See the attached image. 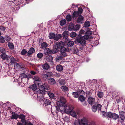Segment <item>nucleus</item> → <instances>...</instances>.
Segmentation results:
<instances>
[{
  "mask_svg": "<svg viewBox=\"0 0 125 125\" xmlns=\"http://www.w3.org/2000/svg\"><path fill=\"white\" fill-rule=\"evenodd\" d=\"M84 26L85 27H89L90 26V22L89 21H87L85 22Z\"/></svg>",
  "mask_w": 125,
  "mask_h": 125,
  "instance_id": "53",
  "label": "nucleus"
},
{
  "mask_svg": "<svg viewBox=\"0 0 125 125\" xmlns=\"http://www.w3.org/2000/svg\"><path fill=\"white\" fill-rule=\"evenodd\" d=\"M0 29L2 31H4L5 30V28L4 27L1 26L0 27Z\"/></svg>",
  "mask_w": 125,
  "mask_h": 125,
  "instance_id": "62",
  "label": "nucleus"
},
{
  "mask_svg": "<svg viewBox=\"0 0 125 125\" xmlns=\"http://www.w3.org/2000/svg\"><path fill=\"white\" fill-rule=\"evenodd\" d=\"M57 45L58 48H59L60 50V52L63 53V57L66 56L67 55L66 52L67 50L66 48L64 47L65 45L64 42L62 41H60L59 42H56L55 43Z\"/></svg>",
  "mask_w": 125,
  "mask_h": 125,
  "instance_id": "1",
  "label": "nucleus"
},
{
  "mask_svg": "<svg viewBox=\"0 0 125 125\" xmlns=\"http://www.w3.org/2000/svg\"><path fill=\"white\" fill-rule=\"evenodd\" d=\"M8 46L10 49H14V45L13 43L9 42L8 43Z\"/></svg>",
  "mask_w": 125,
  "mask_h": 125,
  "instance_id": "41",
  "label": "nucleus"
},
{
  "mask_svg": "<svg viewBox=\"0 0 125 125\" xmlns=\"http://www.w3.org/2000/svg\"><path fill=\"white\" fill-rule=\"evenodd\" d=\"M37 85L36 84L34 83L31 85V86L30 87V88L33 90L35 91L37 89Z\"/></svg>",
  "mask_w": 125,
  "mask_h": 125,
  "instance_id": "34",
  "label": "nucleus"
},
{
  "mask_svg": "<svg viewBox=\"0 0 125 125\" xmlns=\"http://www.w3.org/2000/svg\"><path fill=\"white\" fill-rule=\"evenodd\" d=\"M74 44V42H73V41H69L68 42L67 45L68 46V49L69 51L70 50V49L69 47H72Z\"/></svg>",
  "mask_w": 125,
  "mask_h": 125,
  "instance_id": "18",
  "label": "nucleus"
},
{
  "mask_svg": "<svg viewBox=\"0 0 125 125\" xmlns=\"http://www.w3.org/2000/svg\"><path fill=\"white\" fill-rule=\"evenodd\" d=\"M66 19L68 21H71L72 19L71 15L70 14L67 15L66 16Z\"/></svg>",
  "mask_w": 125,
  "mask_h": 125,
  "instance_id": "48",
  "label": "nucleus"
},
{
  "mask_svg": "<svg viewBox=\"0 0 125 125\" xmlns=\"http://www.w3.org/2000/svg\"><path fill=\"white\" fill-rule=\"evenodd\" d=\"M52 53V50H51L49 48H46L44 51V54L46 55L49 54H53Z\"/></svg>",
  "mask_w": 125,
  "mask_h": 125,
  "instance_id": "13",
  "label": "nucleus"
},
{
  "mask_svg": "<svg viewBox=\"0 0 125 125\" xmlns=\"http://www.w3.org/2000/svg\"><path fill=\"white\" fill-rule=\"evenodd\" d=\"M49 96L50 97L52 98H53L54 97V94L50 92H49L48 93V94Z\"/></svg>",
  "mask_w": 125,
  "mask_h": 125,
  "instance_id": "56",
  "label": "nucleus"
},
{
  "mask_svg": "<svg viewBox=\"0 0 125 125\" xmlns=\"http://www.w3.org/2000/svg\"><path fill=\"white\" fill-rule=\"evenodd\" d=\"M74 24L72 23H70L68 28V30L71 31L73 29L74 30Z\"/></svg>",
  "mask_w": 125,
  "mask_h": 125,
  "instance_id": "25",
  "label": "nucleus"
},
{
  "mask_svg": "<svg viewBox=\"0 0 125 125\" xmlns=\"http://www.w3.org/2000/svg\"><path fill=\"white\" fill-rule=\"evenodd\" d=\"M30 73L32 75H35L37 74V73L34 71H31L30 72Z\"/></svg>",
  "mask_w": 125,
  "mask_h": 125,
  "instance_id": "61",
  "label": "nucleus"
},
{
  "mask_svg": "<svg viewBox=\"0 0 125 125\" xmlns=\"http://www.w3.org/2000/svg\"><path fill=\"white\" fill-rule=\"evenodd\" d=\"M44 87L45 88V90H48L50 89L49 86L47 83H44Z\"/></svg>",
  "mask_w": 125,
  "mask_h": 125,
  "instance_id": "52",
  "label": "nucleus"
},
{
  "mask_svg": "<svg viewBox=\"0 0 125 125\" xmlns=\"http://www.w3.org/2000/svg\"><path fill=\"white\" fill-rule=\"evenodd\" d=\"M92 32L89 31H87L85 34V35L83 36L85 38V40H87L89 37V36L92 34Z\"/></svg>",
  "mask_w": 125,
  "mask_h": 125,
  "instance_id": "16",
  "label": "nucleus"
},
{
  "mask_svg": "<svg viewBox=\"0 0 125 125\" xmlns=\"http://www.w3.org/2000/svg\"><path fill=\"white\" fill-rule=\"evenodd\" d=\"M69 113L73 117L75 118H77V114L75 112L72 111H72Z\"/></svg>",
  "mask_w": 125,
  "mask_h": 125,
  "instance_id": "35",
  "label": "nucleus"
},
{
  "mask_svg": "<svg viewBox=\"0 0 125 125\" xmlns=\"http://www.w3.org/2000/svg\"><path fill=\"white\" fill-rule=\"evenodd\" d=\"M64 107V111L66 113H69L72 111V109L69 106H65V105L63 106Z\"/></svg>",
  "mask_w": 125,
  "mask_h": 125,
  "instance_id": "11",
  "label": "nucleus"
},
{
  "mask_svg": "<svg viewBox=\"0 0 125 125\" xmlns=\"http://www.w3.org/2000/svg\"><path fill=\"white\" fill-rule=\"evenodd\" d=\"M84 17L81 15H80L78 17L77 21V23L79 24H82L84 22Z\"/></svg>",
  "mask_w": 125,
  "mask_h": 125,
  "instance_id": "10",
  "label": "nucleus"
},
{
  "mask_svg": "<svg viewBox=\"0 0 125 125\" xmlns=\"http://www.w3.org/2000/svg\"><path fill=\"white\" fill-rule=\"evenodd\" d=\"M80 15V14L77 11H75L73 12L72 17L73 18H76Z\"/></svg>",
  "mask_w": 125,
  "mask_h": 125,
  "instance_id": "23",
  "label": "nucleus"
},
{
  "mask_svg": "<svg viewBox=\"0 0 125 125\" xmlns=\"http://www.w3.org/2000/svg\"><path fill=\"white\" fill-rule=\"evenodd\" d=\"M85 38L83 36H82L81 35L79 34L76 37L75 42L76 43H79L82 46H84L86 45L85 41L86 40Z\"/></svg>",
  "mask_w": 125,
  "mask_h": 125,
  "instance_id": "2",
  "label": "nucleus"
},
{
  "mask_svg": "<svg viewBox=\"0 0 125 125\" xmlns=\"http://www.w3.org/2000/svg\"><path fill=\"white\" fill-rule=\"evenodd\" d=\"M27 53L28 54V52L25 49H23L21 53V54L23 55H25Z\"/></svg>",
  "mask_w": 125,
  "mask_h": 125,
  "instance_id": "46",
  "label": "nucleus"
},
{
  "mask_svg": "<svg viewBox=\"0 0 125 125\" xmlns=\"http://www.w3.org/2000/svg\"><path fill=\"white\" fill-rule=\"evenodd\" d=\"M89 121L87 118L85 117H83L80 121H79L80 125H87Z\"/></svg>",
  "mask_w": 125,
  "mask_h": 125,
  "instance_id": "3",
  "label": "nucleus"
},
{
  "mask_svg": "<svg viewBox=\"0 0 125 125\" xmlns=\"http://www.w3.org/2000/svg\"><path fill=\"white\" fill-rule=\"evenodd\" d=\"M77 92L78 93L79 96L80 94H81L82 95H84L85 94L84 92L82 90H78Z\"/></svg>",
  "mask_w": 125,
  "mask_h": 125,
  "instance_id": "33",
  "label": "nucleus"
},
{
  "mask_svg": "<svg viewBox=\"0 0 125 125\" xmlns=\"http://www.w3.org/2000/svg\"><path fill=\"white\" fill-rule=\"evenodd\" d=\"M43 102L45 106L50 104L51 103L49 100L45 99L44 100Z\"/></svg>",
  "mask_w": 125,
  "mask_h": 125,
  "instance_id": "31",
  "label": "nucleus"
},
{
  "mask_svg": "<svg viewBox=\"0 0 125 125\" xmlns=\"http://www.w3.org/2000/svg\"><path fill=\"white\" fill-rule=\"evenodd\" d=\"M10 59V63H11V64H12L15 63L16 60H15V59L13 57L10 56V58H9V60Z\"/></svg>",
  "mask_w": 125,
  "mask_h": 125,
  "instance_id": "32",
  "label": "nucleus"
},
{
  "mask_svg": "<svg viewBox=\"0 0 125 125\" xmlns=\"http://www.w3.org/2000/svg\"><path fill=\"white\" fill-rule=\"evenodd\" d=\"M64 120L66 122H68L69 121V119L67 116H65L64 117Z\"/></svg>",
  "mask_w": 125,
  "mask_h": 125,
  "instance_id": "63",
  "label": "nucleus"
},
{
  "mask_svg": "<svg viewBox=\"0 0 125 125\" xmlns=\"http://www.w3.org/2000/svg\"><path fill=\"white\" fill-rule=\"evenodd\" d=\"M78 97V99L82 102L85 101V98L83 95H80Z\"/></svg>",
  "mask_w": 125,
  "mask_h": 125,
  "instance_id": "26",
  "label": "nucleus"
},
{
  "mask_svg": "<svg viewBox=\"0 0 125 125\" xmlns=\"http://www.w3.org/2000/svg\"><path fill=\"white\" fill-rule=\"evenodd\" d=\"M10 113L11 114H12L11 116V119H14L17 120L18 118L19 115L15 113V112L12 111H11Z\"/></svg>",
  "mask_w": 125,
  "mask_h": 125,
  "instance_id": "12",
  "label": "nucleus"
},
{
  "mask_svg": "<svg viewBox=\"0 0 125 125\" xmlns=\"http://www.w3.org/2000/svg\"><path fill=\"white\" fill-rule=\"evenodd\" d=\"M87 125H96L95 122L93 121H91L88 122Z\"/></svg>",
  "mask_w": 125,
  "mask_h": 125,
  "instance_id": "55",
  "label": "nucleus"
},
{
  "mask_svg": "<svg viewBox=\"0 0 125 125\" xmlns=\"http://www.w3.org/2000/svg\"><path fill=\"white\" fill-rule=\"evenodd\" d=\"M37 99V100L39 101L40 102H41L42 101L43 102V100L45 99L44 96L43 95L38 96Z\"/></svg>",
  "mask_w": 125,
  "mask_h": 125,
  "instance_id": "27",
  "label": "nucleus"
},
{
  "mask_svg": "<svg viewBox=\"0 0 125 125\" xmlns=\"http://www.w3.org/2000/svg\"><path fill=\"white\" fill-rule=\"evenodd\" d=\"M5 50L4 48L0 47V53H2L4 52Z\"/></svg>",
  "mask_w": 125,
  "mask_h": 125,
  "instance_id": "60",
  "label": "nucleus"
},
{
  "mask_svg": "<svg viewBox=\"0 0 125 125\" xmlns=\"http://www.w3.org/2000/svg\"><path fill=\"white\" fill-rule=\"evenodd\" d=\"M66 22V21L65 19L62 20L61 21L60 24L61 26H63L64 25Z\"/></svg>",
  "mask_w": 125,
  "mask_h": 125,
  "instance_id": "44",
  "label": "nucleus"
},
{
  "mask_svg": "<svg viewBox=\"0 0 125 125\" xmlns=\"http://www.w3.org/2000/svg\"><path fill=\"white\" fill-rule=\"evenodd\" d=\"M113 113L110 112H108L106 113V116L108 118H111L112 116Z\"/></svg>",
  "mask_w": 125,
  "mask_h": 125,
  "instance_id": "45",
  "label": "nucleus"
},
{
  "mask_svg": "<svg viewBox=\"0 0 125 125\" xmlns=\"http://www.w3.org/2000/svg\"><path fill=\"white\" fill-rule=\"evenodd\" d=\"M60 56L58 57H56V59L57 60H61L62 59V58L64 57H65V56H64V57H63V53H62L61 52H60Z\"/></svg>",
  "mask_w": 125,
  "mask_h": 125,
  "instance_id": "50",
  "label": "nucleus"
},
{
  "mask_svg": "<svg viewBox=\"0 0 125 125\" xmlns=\"http://www.w3.org/2000/svg\"><path fill=\"white\" fill-rule=\"evenodd\" d=\"M69 32L67 31H65L63 33L62 35L63 38L67 39L69 36L68 34Z\"/></svg>",
  "mask_w": 125,
  "mask_h": 125,
  "instance_id": "22",
  "label": "nucleus"
},
{
  "mask_svg": "<svg viewBox=\"0 0 125 125\" xmlns=\"http://www.w3.org/2000/svg\"><path fill=\"white\" fill-rule=\"evenodd\" d=\"M95 99L91 97H89L88 99V101L89 104H93L94 102Z\"/></svg>",
  "mask_w": 125,
  "mask_h": 125,
  "instance_id": "15",
  "label": "nucleus"
},
{
  "mask_svg": "<svg viewBox=\"0 0 125 125\" xmlns=\"http://www.w3.org/2000/svg\"><path fill=\"white\" fill-rule=\"evenodd\" d=\"M56 69L58 71L60 72L63 70V67L61 65L59 64L56 66Z\"/></svg>",
  "mask_w": 125,
  "mask_h": 125,
  "instance_id": "20",
  "label": "nucleus"
},
{
  "mask_svg": "<svg viewBox=\"0 0 125 125\" xmlns=\"http://www.w3.org/2000/svg\"><path fill=\"white\" fill-rule=\"evenodd\" d=\"M39 93H43L45 92V88L44 87V83L42 85H40V87Z\"/></svg>",
  "mask_w": 125,
  "mask_h": 125,
  "instance_id": "21",
  "label": "nucleus"
},
{
  "mask_svg": "<svg viewBox=\"0 0 125 125\" xmlns=\"http://www.w3.org/2000/svg\"><path fill=\"white\" fill-rule=\"evenodd\" d=\"M125 117H119V119H118L119 121H120V122L121 123L122 122L125 121Z\"/></svg>",
  "mask_w": 125,
  "mask_h": 125,
  "instance_id": "58",
  "label": "nucleus"
},
{
  "mask_svg": "<svg viewBox=\"0 0 125 125\" xmlns=\"http://www.w3.org/2000/svg\"><path fill=\"white\" fill-rule=\"evenodd\" d=\"M101 107L102 105L99 104H98L96 105H93L92 108V111L95 112L97 110L98 111H101Z\"/></svg>",
  "mask_w": 125,
  "mask_h": 125,
  "instance_id": "5",
  "label": "nucleus"
},
{
  "mask_svg": "<svg viewBox=\"0 0 125 125\" xmlns=\"http://www.w3.org/2000/svg\"><path fill=\"white\" fill-rule=\"evenodd\" d=\"M5 42L4 38L2 36L0 37V42L3 43Z\"/></svg>",
  "mask_w": 125,
  "mask_h": 125,
  "instance_id": "59",
  "label": "nucleus"
},
{
  "mask_svg": "<svg viewBox=\"0 0 125 125\" xmlns=\"http://www.w3.org/2000/svg\"><path fill=\"white\" fill-rule=\"evenodd\" d=\"M35 52V50L34 48L32 47L29 49V51L28 52L27 56H30V55L33 54Z\"/></svg>",
  "mask_w": 125,
  "mask_h": 125,
  "instance_id": "17",
  "label": "nucleus"
},
{
  "mask_svg": "<svg viewBox=\"0 0 125 125\" xmlns=\"http://www.w3.org/2000/svg\"><path fill=\"white\" fill-rule=\"evenodd\" d=\"M72 94L73 96L75 98H78L79 96L77 92H73L72 93Z\"/></svg>",
  "mask_w": 125,
  "mask_h": 125,
  "instance_id": "42",
  "label": "nucleus"
},
{
  "mask_svg": "<svg viewBox=\"0 0 125 125\" xmlns=\"http://www.w3.org/2000/svg\"><path fill=\"white\" fill-rule=\"evenodd\" d=\"M21 79L24 78H26L27 77V75L25 73H22L21 74L19 75Z\"/></svg>",
  "mask_w": 125,
  "mask_h": 125,
  "instance_id": "37",
  "label": "nucleus"
},
{
  "mask_svg": "<svg viewBox=\"0 0 125 125\" xmlns=\"http://www.w3.org/2000/svg\"><path fill=\"white\" fill-rule=\"evenodd\" d=\"M61 88L62 90L64 92H66L68 90V87L65 86H62Z\"/></svg>",
  "mask_w": 125,
  "mask_h": 125,
  "instance_id": "43",
  "label": "nucleus"
},
{
  "mask_svg": "<svg viewBox=\"0 0 125 125\" xmlns=\"http://www.w3.org/2000/svg\"><path fill=\"white\" fill-rule=\"evenodd\" d=\"M18 118L21 119V122L22 123L24 124L26 123L27 121L25 120V116L24 115L21 114L19 115Z\"/></svg>",
  "mask_w": 125,
  "mask_h": 125,
  "instance_id": "8",
  "label": "nucleus"
},
{
  "mask_svg": "<svg viewBox=\"0 0 125 125\" xmlns=\"http://www.w3.org/2000/svg\"><path fill=\"white\" fill-rule=\"evenodd\" d=\"M46 61L49 62H53V58L50 55L47 56L46 58Z\"/></svg>",
  "mask_w": 125,
  "mask_h": 125,
  "instance_id": "28",
  "label": "nucleus"
},
{
  "mask_svg": "<svg viewBox=\"0 0 125 125\" xmlns=\"http://www.w3.org/2000/svg\"><path fill=\"white\" fill-rule=\"evenodd\" d=\"M43 54L42 53H39L37 54V56L39 59H41L43 57Z\"/></svg>",
  "mask_w": 125,
  "mask_h": 125,
  "instance_id": "51",
  "label": "nucleus"
},
{
  "mask_svg": "<svg viewBox=\"0 0 125 125\" xmlns=\"http://www.w3.org/2000/svg\"><path fill=\"white\" fill-rule=\"evenodd\" d=\"M119 115L115 113H113V114L112 118L116 120L119 118Z\"/></svg>",
  "mask_w": 125,
  "mask_h": 125,
  "instance_id": "29",
  "label": "nucleus"
},
{
  "mask_svg": "<svg viewBox=\"0 0 125 125\" xmlns=\"http://www.w3.org/2000/svg\"><path fill=\"white\" fill-rule=\"evenodd\" d=\"M83 10L82 8L81 7H79L78 8V12L80 14V15L83 12Z\"/></svg>",
  "mask_w": 125,
  "mask_h": 125,
  "instance_id": "54",
  "label": "nucleus"
},
{
  "mask_svg": "<svg viewBox=\"0 0 125 125\" xmlns=\"http://www.w3.org/2000/svg\"><path fill=\"white\" fill-rule=\"evenodd\" d=\"M80 28V25L78 24L74 26V31L79 30Z\"/></svg>",
  "mask_w": 125,
  "mask_h": 125,
  "instance_id": "49",
  "label": "nucleus"
},
{
  "mask_svg": "<svg viewBox=\"0 0 125 125\" xmlns=\"http://www.w3.org/2000/svg\"><path fill=\"white\" fill-rule=\"evenodd\" d=\"M97 95L98 97L100 98H102L103 96V93L101 92H99L97 94Z\"/></svg>",
  "mask_w": 125,
  "mask_h": 125,
  "instance_id": "57",
  "label": "nucleus"
},
{
  "mask_svg": "<svg viewBox=\"0 0 125 125\" xmlns=\"http://www.w3.org/2000/svg\"><path fill=\"white\" fill-rule=\"evenodd\" d=\"M42 68L45 70H47L50 68V66L46 63H45L42 66Z\"/></svg>",
  "mask_w": 125,
  "mask_h": 125,
  "instance_id": "24",
  "label": "nucleus"
},
{
  "mask_svg": "<svg viewBox=\"0 0 125 125\" xmlns=\"http://www.w3.org/2000/svg\"><path fill=\"white\" fill-rule=\"evenodd\" d=\"M65 99L63 97H60L59 101H58L57 102V103L60 106H63L65 105Z\"/></svg>",
  "mask_w": 125,
  "mask_h": 125,
  "instance_id": "4",
  "label": "nucleus"
},
{
  "mask_svg": "<svg viewBox=\"0 0 125 125\" xmlns=\"http://www.w3.org/2000/svg\"><path fill=\"white\" fill-rule=\"evenodd\" d=\"M55 36V34L53 33H50L49 35V38L50 39H53Z\"/></svg>",
  "mask_w": 125,
  "mask_h": 125,
  "instance_id": "38",
  "label": "nucleus"
},
{
  "mask_svg": "<svg viewBox=\"0 0 125 125\" xmlns=\"http://www.w3.org/2000/svg\"><path fill=\"white\" fill-rule=\"evenodd\" d=\"M48 80L49 83L51 85H54L56 83L55 81L53 78H49Z\"/></svg>",
  "mask_w": 125,
  "mask_h": 125,
  "instance_id": "19",
  "label": "nucleus"
},
{
  "mask_svg": "<svg viewBox=\"0 0 125 125\" xmlns=\"http://www.w3.org/2000/svg\"><path fill=\"white\" fill-rule=\"evenodd\" d=\"M59 83L61 85H64L65 84V81L64 79H60L58 80Z\"/></svg>",
  "mask_w": 125,
  "mask_h": 125,
  "instance_id": "30",
  "label": "nucleus"
},
{
  "mask_svg": "<svg viewBox=\"0 0 125 125\" xmlns=\"http://www.w3.org/2000/svg\"><path fill=\"white\" fill-rule=\"evenodd\" d=\"M70 50L71 51H72L73 53L74 54H76L78 53L79 52V50L77 49L76 47H72L70 49Z\"/></svg>",
  "mask_w": 125,
  "mask_h": 125,
  "instance_id": "14",
  "label": "nucleus"
},
{
  "mask_svg": "<svg viewBox=\"0 0 125 125\" xmlns=\"http://www.w3.org/2000/svg\"><path fill=\"white\" fill-rule=\"evenodd\" d=\"M52 50V53L53 54L56 53L59 51L60 52V50L59 49V48L57 46L55 43L53 44V49Z\"/></svg>",
  "mask_w": 125,
  "mask_h": 125,
  "instance_id": "9",
  "label": "nucleus"
},
{
  "mask_svg": "<svg viewBox=\"0 0 125 125\" xmlns=\"http://www.w3.org/2000/svg\"><path fill=\"white\" fill-rule=\"evenodd\" d=\"M48 45V44L45 42H43L42 44V48L45 49Z\"/></svg>",
  "mask_w": 125,
  "mask_h": 125,
  "instance_id": "40",
  "label": "nucleus"
},
{
  "mask_svg": "<svg viewBox=\"0 0 125 125\" xmlns=\"http://www.w3.org/2000/svg\"><path fill=\"white\" fill-rule=\"evenodd\" d=\"M33 79L34 81V83L36 84L39 87L41 82V79L38 76H34Z\"/></svg>",
  "mask_w": 125,
  "mask_h": 125,
  "instance_id": "6",
  "label": "nucleus"
},
{
  "mask_svg": "<svg viewBox=\"0 0 125 125\" xmlns=\"http://www.w3.org/2000/svg\"><path fill=\"white\" fill-rule=\"evenodd\" d=\"M24 124L25 125H33L31 122L28 123L27 121L26 122V123Z\"/></svg>",
  "mask_w": 125,
  "mask_h": 125,
  "instance_id": "64",
  "label": "nucleus"
},
{
  "mask_svg": "<svg viewBox=\"0 0 125 125\" xmlns=\"http://www.w3.org/2000/svg\"><path fill=\"white\" fill-rule=\"evenodd\" d=\"M0 57L3 60H6L7 61L9 62V58H10V55H7L6 53L3 52L0 55Z\"/></svg>",
  "mask_w": 125,
  "mask_h": 125,
  "instance_id": "7",
  "label": "nucleus"
},
{
  "mask_svg": "<svg viewBox=\"0 0 125 125\" xmlns=\"http://www.w3.org/2000/svg\"><path fill=\"white\" fill-rule=\"evenodd\" d=\"M77 35V34L75 32H72L70 34V37L72 38L75 37Z\"/></svg>",
  "mask_w": 125,
  "mask_h": 125,
  "instance_id": "39",
  "label": "nucleus"
},
{
  "mask_svg": "<svg viewBox=\"0 0 125 125\" xmlns=\"http://www.w3.org/2000/svg\"><path fill=\"white\" fill-rule=\"evenodd\" d=\"M62 37V36L61 34H58L56 36H55L53 38L54 40L58 41L59 39H60Z\"/></svg>",
  "mask_w": 125,
  "mask_h": 125,
  "instance_id": "36",
  "label": "nucleus"
},
{
  "mask_svg": "<svg viewBox=\"0 0 125 125\" xmlns=\"http://www.w3.org/2000/svg\"><path fill=\"white\" fill-rule=\"evenodd\" d=\"M119 115L120 117H125V112L122 111H119Z\"/></svg>",
  "mask_w": 125,
  "mask_h": 125,
  "instance_id": "47",
  "label": "nucleus"
}]
</instances>
